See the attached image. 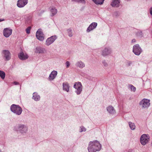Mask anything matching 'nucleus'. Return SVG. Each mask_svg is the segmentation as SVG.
<instances>
[{
	"label": "nucleus",
	"mask_w": 152,
	"mask_h": 152,
	"mask_svg": "<svg viewBox=\"0 0 152 152\" xmlns=\"http://www.w3.org/2000/svg\"><path fill=\"white\" fill-rule=\"evenodd\" d=\"M11 111L18 115H19L22 113V110L18 105L12 104L10 108Z\"/></svg>",
	"instance_id": "obj_2"
},
{
	"label": "nucleus",
	"mask_w": 152,
	"mask_h": 152,
	"mask_svg": "<svg viewBox=\"0 0 152 152\" xmlns=\"http://www.w3.org/2000/svg\"><path fill=\"white\" fill-rule=\"evenodd\" d=\"M102 63L104 65V66H106L107 65V64L106 62V61L105 60L102 61Z\"/></svg>",
	"instance_id": "obj_34"
},
{
	"label": "nucleus",
	"mask_w": 152,
	"mask_h": 152,
	"mask_svg": "<svg viewBox=\"0 0 152 152\" xmlns=\"http://www.w3.org/2000/svg\"><path fill=\"white\" fill-rule=\"evenodd\" d=\"M0 152H2L1 150L0 149Z\"/></svg>",
	"instance_id": "obj_41"
},
{
	"label": "nucleus",
	"mask_w": 152,
	"mask_h": 152,
	"mask_svg": "<svg viewBox=\"0 0 152 152\" xmlns=\"http://www.w3.org/2000/svg\"><path fill=\"white\" fill-rule=\"evenodd\" d=\"M17 131L21 134L26 133L28 130L27 127L24 124H19L16 127Z\"/></svg>",
	"instance_id": "obj_3"
},
{
	"label": "nucleus",
	"mask_w": 152,
	"mask_h": 152,
	"mask_svg": "<svg viewBox=\"0 0 152 152\" xmlns=\"http://www.w3.org/2000/svg\"><path fill=\"white\" fill-rule=\"evenodd\" d=\"M129 126L130 129L132 130H134L135 128V124L131 122H129Z\"/></svg>",
	"instance_id": "obj_24"
},
{
	"label": "nucleus",
	"mask_w": 152,
	"mask_h": 152,
	"mask_svg": "<svg viewBox=\"0 0 152 152\" xmlns=\"http://www.w3.org/2000/svg\"><path fill=\"white\" fill-rule=\"evenodd\" d=\"M3 35L6 37L10 36V29L8 28H4L3 31Z\"/></svg>",
	"instance_id": "obj_18"
},
{
	"label": "nucleus",
	"mask_w": 152,
	"mask_h": 152,
	"mask_svg": "<svg viewBox=\"0 0 152 152\" xmlns=\"http://www.w3.org/2000/svg\"><path fill=\"white\" fill-rule=\"evenodd\" d=\"M97 23L95 22H94L91 23L89 27L88 28L86 31L87 32H89L93 30L97 26Z\"/></svg>",
	"instance_id": "obj_12"
},
{
	"label": "nucleus",
	"mask_w": 152,
	"mask_h": 152,
	"mask_svg": "<svg viewBox=\"0 0 152 152\" xmlns=\"http://www.w3.org/2000/svg\"><path fill=\"white\" fill-rule=\"evenodd\" d=\"M57 74V72L56 71H53L50 75L49 79L50 80H53L56 77Z\"/></svg>",
	"instance_id": "obj_14"
},
{
	"label": "nucleus",
	"mask_w": 152,
	"mask_h": 152,
	"mask_svg": "<svg viewBox=\"0 0 152 152\" xmlns=\"http://www.w3.org/2000/svg\"><path fill=\"white\" fill-rule=\"evenodd\" d=\"M149 140V138L148 135L143 134L140 137V142L143 145H145Z\"/></svg>",
	"instance_id": "obj_5"
},
{
	"label": "nucleus",
	"mask_w": 152,
	"mask_h": 152,
	"mask_svg": "<svg viewBox=\"0 0 152 152\" xmlns=\"http://www.w3.org/2000/svg\"><path fill=\"white\" fill-rule=\"evenodd\" d=\"M67 31L69 36L70 37H72L73 34L72 29L71 28H69L67 30Z\"/></svg>",
	"instance_id": "obj_28"
},
{
	"label": "nucleus",
	"mask_w": 152,
	"mask_h": 152,
	"mask_svg": "<svg viewBox=\"0 0 152 152\" xmlns=\"http://www.w3.org/2000/svg\"><path fill=\"white\" fill-rule=\"evenodd\" d=\"M72 1H74L77 2H81L85 4L86 1L85 0H72Z\"/></svg>",
	"instance_id": "obj_29"
},
{
	"label": "nucleus",
	"mask_w": 152,
	"mask_h": 152,
	"mask_svg": "<svg viewBox=\"0 0 152 152\" xmlns=\"http://www.w3.org/2000/svg\"><path fill=\"white\" fill-rule=\"evenodd\" d=\"M133 52L137 55H139L142 52V50L138 44L134 45L133 48Z\"/></svg>",
	"instance_id": "obj_6"
},
{
	"label": "nucleus",
	"mask_w": 152,
	"mask_h": 152,
	"mask_svg": "<svg viewBox=\"0 0 152 152\" xmlns=\"http://www.w3.org/2000/svg\"><path fill=\"white\" fill-rule=\"evenodd\" d=\"M10 35L11 34H12V30L11 29H10Z\"/></svg>",
	"instance_id": "obj_40"
},
{
	"label": "nucleus",
	"mask_w": 152,
	"mask_h": 152,
	"mask_svg": "<svg viewBox=\"0 0 152 152\" xmlns=\"http://www.w3.org/2000/svg\"><path fill=\"white\" fill-rule=\"evenodd\" d=\"M136 35L138 37H142L143 36V34L142 31H138L136 33Z\"/></svg>",
	"instance_id": "obj_26"
},
{
	"label": "nucleus",
	"mask_w": 152,
	"mask_h": 152,
	"mask_svg": "<svg viewBox=\"0 0 152 152\" xmlns=\"http://www.w3.org/2000/svg\"><path fill=\"white\" fill-rule=\"evenodd\" d=\"M32 99L35 101H38L40 99V96L37 93H34L33 94Z\"/></svg>",
	"instance_id": "obj_21"
},
{
	"label": "nucleus",
	"mask_w": 152,
	"mask_h": 152,
	"mask_svg": "<svg viewBox=\"0 0 152 152\" xmlns=\"http://www.w3.org/2000/svg\"><path fill=\"white\" fill-rule=\"evenodd\" d=\"M101 145L97 141L90 142L88 147L89 152H96L100 150Z\"/></svg>",
	"instance_id": "obj_1"
},
{
	"label": "nucleus",
	"mask_w": 152,
	"mask_h": 152,
	"mask_svg": "<svg viewBox=\"0 0 152 152\" xmlns=\"http://www.w3.org/2000/svg\"><path fill=\"white\" fill-rule=\"evenodd\" d=\"M80 132H85L86 130V129L82 126H81L80 127Z\"/></svg>",
	"instance_id": "obj_30"
},
{
	"label": "nucleus",
	"mask_w": 152,
	"mask_h": 152,
	"mask_svg": "<svg viewBox=\"0 0 152 152\" xmlns=\"http://www.w3.org/2000/svg\"><path fill=\"white\" fill-rule=\"evenodd\" d=\"M132 64V62L130 61H128L127 62V65L128 66H130Z\"/></svg>",
	"instance_id": "obj_35"
},
{
	"label": "nucleus",
	"mask_w": 152,
	"mask_h": 152,
	"mask_svg": "<svg viewBox=\"0 0 152 152\" xmlns=\"http://www.w3.org/2000/svg\"><path fill=\"white\" fill-rule=\"evenodd\" d=\"M4 55V57L5 58L6 61L9 60L10 59V52L8 50H4L2 52Z\"/></svg>",
	"instance_id": "obj_13"
},
{
	"label": "nucleus",
	"mask_w": 152,
	"mask_h": 152,
	"mask_svg": "<svg viewBox=\"0 0 152 152\" xmlns=\"http://www.w3.org/2000/svg\"><path fill=\"white\" fill-rule=\"evenodd\" d=\"M28 2V0H18L17 5L19 8L23 7L27 4Z\"/></svg>",
	"instance_id": "obj_10"
},
{
	"label": "nucleus",
	"mask_w": 152,
	"mask_h": 152,
	"mask_svg": "<svg viewBox=\"0 0 152 152\" xmlns=\"http://www.w3.org/2000/svg\"><path fill=\"white\" fill-rule=\"evenodd\" d=\"M140 104L142 108H147L150 104V101L147 99H143L140 102Z\"/></svg>",
	"instance_id": "obj_4"
},
{
	"label": "nucleus",
	"mask_w": 152,
	"mask_h": 152,
	"mask_svg": "<svg viewBox=\"0 0 152 152\" xmlns=\"http://www.w3.org/2000/svg\"><path fill=\"white\" fill-rule=\"evenodd\" d=\"M66 67L67 68H68L70 66V63L68 61H67L66 62Z\"/></svg>",
	"instance_id": "obj_33"
},
{
	"label": "nucleus",
	"mask_w": 152,
	"mask_h": 152,
	"mask_svg": "<svg viewBox=\"0 0 152 152\" xmlns=\"http://www.w3.org/2000/svg\"><path fill=\"white\" fill-rule=\"evenodd\" d=\"M92 1L96 4H102L104 0H92Z\"/></svg>",
	"instance_id": "obj_23"
},
{
	"label": "nucleus",
	"mask_w": 152,
	"mask_h": 152,
	"mask_svg": "<svg viewBox=\"0 0 152 152\" xmlns=\"http://www.w3.org/2000/svg\"><path fill=\"white\" fill-rule=\"evenodd\" d=\"M107 111L110 114H113L115 112L113 107L111 106H109L107 108Z\"/></svg>",
	"instance_id": "obj_20"
},
{
	"label": "nucleus",
	"mask_w": 152,
	"mask_h": 152,
	"mask_svg": "<svg viewBox=\"0 0 152 152\" xmlns=\"http://www.w3.org/2000/svg\"><path fill=\"white\" fill-rule=\"evenodd\" d=\"M36 52L39 53H42L43 52V50L42 49L39 47L36 48Z\"/></svg>",
	"instance_id": "obj_27"
},
{
	"label": "nucleus",
	"mask_w": 152,
	"mask_h": 152,
	"mask_svg": "<svg viewBox=\"0 0 152 152\" xmlns=\"http://www.w3.org/2000/svg\"><path fill=\"white\" fill-rule=\"evenodd\" d=\"M63 89L64 90L69 92V84L67 83H64L63 84Z\"/></svg>",
	"instance_id": "obj_19"
},
{
	"label": "nucleus",
	"mask_w": 152,
	"mask_h": 152,
	"mask_svg": "<svg viewBox=\"0 0 152 152\" xmlns=\"http://www.w3.org/2000/svg\"><path fill=\"white\" fill-rule=\"evenodd\" d=\"M12 83L14 84L15 85H17L18 84V83L17 82H14L13 83Z\"/></svg>",
	"instance_id": "obj_36"
},
{
	"label": "nucleus",
	"mask_w": 152,
	"mask_h": 152,
	"mask_svg": "<svg viewBox=\"0 0 152 152\" xmlns=\"http://www.w3.org/2000/svg\"><path fill=\"white\" fill-rule=\"evenodd\" d=\"M50 11L52 14V16H53L55 15L57 12V10L54 7H52L50 10Z\"/></svg>",
	"instance_id": "obj_22"
},
{
	"label": "nucleus",
	"mask_w": 152,
	"mask_h": 152,
	"mask_svg": "<svg viewBox=\"0 0 152 152\" xmlns=\"http://www.w3.org/2000/svg\"><path fill=\"white\" fill-rule=\"evenodd\" d=\"M76 66L80 68H83L85 66L84 63L81 61H77L75 64Z\"/></svg>",
	"instance_id": "obj_17"
},
{
	"label": "nucleus",
	"mask_w": 152,
	"mask_h": 152,
	"mask_svg": "<svg viewBox=\"0 0 152 152\" xmlns=\"http://www.w3.org/2000/svg\"><path fill=\"white\" fill-rule=\"evenodd\" d=\"M129 87L130 88L131 91H133L134 92H135L136 90V88L134 86H132V85H130L129 86Z\"/></svg>",
	"instance_id": "obj_31"
},
{
	"label": "nucleus",
	"mask_w": 152,
	"mask_h": 152,
	"mask_svg": "<svg viewBox=\"0 0 152 152\" xmlns=\"http://www.w3.org/2000/svg\"><path fill=\"white\" fill-rule=\"evenodd\" d=\"M31 27H28L26 29V31L27 34H28L30 33Z\"/></svg>",
	"instance_id": "obj_32"
},
{
	"label": "nucleus",
	"mask_w": 152,
	"mask_h": 152,
	"mask_svg": "<svg viewBox=\"0 0 152 152\" xmlns=\"http://www.w3.org/2000/svg\"><path fill=\"white\" fill-rule=\"evenodd\" d=\"M150 13L152 16V7L150 9Z\"/></svg>",
	"instance_id": "obj_37"
},
{
	"label": "nucleus",
	"mask_w": 152,
	"mask_h": 152,
	"mask_svg": "<svg viewBox=\"0 0 152 152\" xmlns=\"http://www.w3.org/2000/svg\"><path fill=\"white\" fill-rule=\"evenodd\" d=\"M111 52L110 49L106 48L102 50V55L103 56H105L110 54Z\"/></svg>",
	"instance_id": "obj_15"
},
{
	"label": "nucleus",
	"mask_w": 152,
	"mask_h": 152,
	"mask_svg": "<svg viewBox=\"0 0 152 152\" xmlns=\"http://www.w3.org/2000/svg\"><path fill=\"white\" fill-rule=\"evenodd\" d=\"M18 57L19 58L22 60L26 59L28 58L27 54L26 53L21 51L18 54Z\"/></svg>",
	"instance_id": "obj_11"
},
{
	"label": "nucleus",
	"mask_w": 152,
	"mask_h": 152,
	"mask_svg": "<svg viewBox=\"0 0 152 152\" xmlns=\"http://www.w3.org/2000/svg\"><path fill=\"white\" fill-rule=\"evenodd\" d=\"M136 42V40L135 39H133L132 40V42Z\"/></svg>",
	"instance_id": "obj_38"
},
{
	"label": "nucleus",
	"mask_w": 152,
	"mask_h": 152,
	"mask_svg": "<svg viewBox=\"0 0 152 152\" xmlns=\"http://www.w3.org/2000/svg\"><path fill=\"white\" fill-rule=\"evenodd\" d=\"M37 38L40 41H42L44 40V34L41 29H38L36 34Z\"/></svg>",
	"instance_id": "obj_9"
},
{
	"label": "nucleus",
	"mask_w": 152,
	"mask_h": 152,
	"mask_svg": "<svg viewBox=\"0 0 152 152\" xmlns=\"http://www.w3.org/2000/svg\"><path fill=\"white\" fill-rule=\"evenodd\" d=\"M5 72L2 71L0 70V76L2 79H4L5 77Z\"/></svg>",
	"instance_id": "obj_25"
},
{
	"label": "nucleus",
	"mask_w": 152,
	"mask_h": 152,
	"mask_svg": "<svg viewBox=\"0 0 152 152\" xmlns=\"http://www.w3.org/2000/svg\"><path fill=\"white\" fill-rule=\"evenodd\" d=\"M57 37L56 35L52 36L48 38L46 40L45 44L47 46H49L52 44L57 39Z\"/></svg>",
	"instance_id": "obj_7"
},
{
	"label": "nucleus",
	"mask_w": 152,
	"mask_h": 152,
	"mask_svg": "<svg viewBox=\"0 0 152 152\" xmlns=\"http://www.w3.org/2000/svg\"><path fill=\"white\" fill-rule=\"evenodd\" d=\"M81 86L82 85L80 82L76 83L74 86V87L76 89L75 92L78 95L80 94L82 91Z\"/></svg>",
	"instance_id": "obj_8"
},
{
	"label": "nucleus",
	"mask_w": 152,
	"mask_h": 152,
	"mask_svg": "<svg viewBox=\"0 0 152 152\" xmlns=\"http://www.w3.org/2000/svg\"><path fill=\"white\" fill-rule=\"evenodd\" d=\"M120 1L118 0H113L111 5L113 7H118L120 5Z\"/></svg>",
	"instance_id": "obj_16"
},
{
	"label": "nucleus",
	"mask_w": 152,
	"mask_h": 152,
	"mask_svg": "<svg viewBox=\"0 0 152 152\" xmlns=\"http://www.w3.org/2000/svg\"><path fill=\"white\" fill-rule=\"evenodd\" d=\"M4 20V19H0V22L1 21H2Z\"/></svg>",
	"instance_id": "obj_39"
}]
</instances>
